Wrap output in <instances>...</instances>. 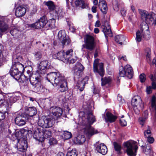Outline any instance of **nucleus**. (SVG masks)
Masks as SVG:
<instances>
[{
    "label": "nucleus",
    "mask_w": 156,
    "mask_h": 156,
    "mask_svg": "<svg viewBox=\"0 0 156 156\" xmlns=\"http://www.w3.org/2000/svg\"><path fill=\"white\" fill-rule=\"evenodd\" d=\"M80 77L79 79V80L78 81L77 86L79 89L80 90L82 91L84 89L85 85L86 83V81H87L88 80V77L86 76L83 80H82L81 78L80 79ZM78 79H77V80H75L77 81Z\"/></svg>",
    "instance_id": "obj_22"
},
{
    "label": "nucleus",
    "mask_w": 156,
    "mask_h": 156,
    "mask_svg": "<svg viewBox=\"0 0 156 156\" xmlns=\"http://www.w3.org/2000/svg\"><path fill=\"white\" fill-rule=\"evenodd\" d=\"M143 152L146 154H149L151 153V150L150 145H147L143 147Z\"/></svg>",
    "instance_id": "obj_35"
},
{
    "label": "nucleus",
    "mask_w": 156,
    "mask_h": 156,
    "mask_svg": "<svg viewBox=\"0 0 156 156\" xmlns=\"http://www.w3.org/2000/svg\"><path fill=\"white\" fill-rule=\"evenodd\" d=\"M44 140L45 138L49 137L51 136V133L50 131L48 130H43Z\"/></svg>",
    "instance_id": "obj_38"
},
{
    "label": "nucleus",
    "mask_w": 156,
    "mask_h": 156,
    "mask_svg": "<svg viewBox=\"0 0 156 156\" xmlns=\"http://www.w3.org/2000/svg\"><path fill=\"white\" fill-rule=\"evenodd\" d=\"M49 23L48 24L49 27L50 28H53L55 27V20L54 19H52L49 20Z\"/></svg>",
    "instance_id": "obj_41"
},
{
    "label": "nucleus",
    "mask_w": 156,
    "mask_h": 156,
    "mask_svg": "<svg viewBox=\"0 0 156 156\" xmlns=\"http://www.w3.org/2000/svg\"><path fill=\"white\" fill-rule=\"evenodd\" d=\"M42 80V76L38 74L32 75L30 78V82L33 86L34 90L37 92H41L43 89V87L41 84Z\"/></svg>",
    "instance_id": "obj_4"
},
{
    "label": "nucleus",
    "mask_w": 156,
    "mask_h": 156,
    "mask_svg": "<svg viewBox=\"0 0 156 156\" xmlns=\"http://www.w3.org/2000/svg\"><path fill=\"white\" fill-rule=\"evenodd\" d=\"M86 140L85 137L82 135H79L76 138V143L78 144H81L84 142Z\"/></svg>",
    "instance_id": "obj_33"
},
{
    "label": "nucleus",
    "mask_w": 156,
    "mask_h": 156,
    "mask_svg": "<svg viewBox=\"0 0 156 156\" xmlns=\"http://www.w3.org/2000/svg\"><path fill=\"white\" fill-rule=\"evenodd\" d=\"M45 5H47L50 11L55 10V7L53 2L51 1L44 2Z\"/></svg>",
    "instance_id": "obj_31"
},
{
    "label": "nucleus",
    "mask_w": 156,
    "mask_h": 156,
    "mask_svg": "<svg viewBox=\"0 0 156 156\" xmlns=\"http://www.w3.org/2000/svg\"><path fill=\"white\" fill-rule=\"evenodd\" d=\"M63 137L66 140L69 139L72 137V134L70 132L67 131H63Z\"/></svg>",
    "instance_id": "obj_42"
},
{
    "label": "nucleus",
    "mask_w": 156,
    "mask_h": 156,
    "mask_svg": "<svg viewBox=\"0 0 156 156\" xmlns=\"http://www.w3.org/2000/svg\"><path fill=\"white\" fill-rule=\"evenodd\" d=\"M112 79L110 77H105L101 79V85L104 86L106 84H109L111 83Z\"/></svg>",
    "instance_id": "obj_32"
},
{
    "label": "nucleus",
    "mask_w": 156,
    "mask_h": 156,
    "mask_svg": "<svg viewBox=\"0 0 156 156\" xmlns=\"http://www.w3.org/2000/svg\"><path fill=\"white\" fill-rule=\"evenodd\" d=\"M99 52V50L97 49H96L94 53V57L95 58H97L98 56V54Z\"/></svg>",
    "instance_id": "obj_62"
},
{
    "label": "nucleus",
    "mask_w": 156,
    "mask_h": 156,
    "mask_svg": "<svg viewBox=\"0 0 156 156\" xmlns=\"http://www.w3.org/2000/svg\"><path fill=\"white\" fill-rule=\"evenodd\" d=\"M37 113L36 108L34 107H29L27 109V114L30 117L35 115Z\"/></svg>",
    "instance_id": "obj_29"
},
{
    "label": "nucleus",
    "mask_w": 156,
    "mask_h": 156,
    "mask_svg": "<svg viewBox=\"0 0 156 156\" xmlns=\"http://www.w3.org/2000/svg\"><path fill=\"white\" fill-rule=\"evenodd\" d=\"M84 69L83 66L80 63H77L73 68L74 71V80H77L81 76L82 71Z\"/></svg>",
    "instance_id": "obj_15"
},
{
    "label": "nucleus",
    "mask_w": 156,
    "mask_h": 156,
    "mask_svg": "<svg viewBox=\"0 0 156 156\" xmlns=\"http://www.w3.org/2000/svg\"><path fill=\"white\" fill-rule=\"evenodd\" d=\"M125 147L126 148L127 154L130 156H135L138 147L137 142L133 141H129L124 143Z\"/></svg>",
    "instance_id": "obj_5"
},
{
    "label": "nucleus",
    "mask_w": 156,
    "mask_h": 156,
    "mask_svg": "<svg viewBox=\"0 0 156 156\" xmlns=\"http://www.w3.org/2000/svg\"><path fill=\"white\" fill-rule=\"evenodd\" d=\"M43 129L38 128L34 131L33 137L36 139L41 141H44Z\"/></svg>",
    "instance_id": "obj_19"
},
{
    "label": "nucleus",
    "mask_w": 156,
    "mask_h": 156,
    "mask_svg": "<svg viewBox=\"0 0 156 156\" xmlns=\"http://www.w3.org/2000/svg\"><path fill=\"white\" fill-rule=\"evenodd\" d=\"M119 76L121 77L127 76L126 71H125L124 68L122 66H121L119 68Z\"/></svg>",
    "instance_id": "obj_39"
},
{
    "label": "nucleus",
    "mask_w": 156,
    "mask_h": 156,
    "mask_svg": "<svg viewBox=\"0 0 156 156\" xmlns=\"http://www.w3.org/2000/svg\"><path fill=\"white\" fill-rule=\"evenodd\" d=\"M95 121V117L93 115L91 111L87 112L86 115L79 119L80 124L84 126V133L88 138H90L94 135L98 133V130L91 126Z\"/></svg>",
    "instance_id": "obj_2"
},
{
    "label": "nucleus",
    "mask_w": 156,
    "mask_h": 156,
    "mask_svg": "<svg viewBox=\"0 0 156 156\" xmlns=\"http://www.w3.org/2000/svg\"><path fill=\"white\" fill-rule=\"evenodd\" d=\"M149 77L152 81L151 86L154 89L156 88V76H153L152 74H151L149 76Z\"/></svg>",
    "instance_id": "obj_34"
},
{
    "label": "nucleus",
    "mask_w": 156,
    "mask_h": 156,
    "mask_svg": "<svg viewBox=\"0 0 156 156\" xmlns=\"http://www.w3.org/2000/svg\"><path fill=\"white\" fill-rule=\"evenodd\" d=\"M72 1L77 6H80L81 5L82 8H86L87 7V5L84 3L83 0H72Z\"/></svg>",
    "instance_id": "obj_27"
},
{
    "label": "nucleus",
    "mask_w": 156,
    "mask_h": 156,
    "mask_svg": "<svg viewBox=\"0 0 156 156\" xmlns=\"http://www.w3.org/2000/svg\"><path fill=\"white\" fill-rule=\"evenodd\" d=\"M57 140L55 138H51L49 140V143L51 146H54L57 144Z\"/></svg>",
    "instance_id": "obj_44"
},
{
    "label": "nucleus",
    "mask_w": 156,
    "mask_h": 156,
    "mask_svg": "<svg viewBox=\"0 0 156 156\" xmlns=\"http://www.w3.org/2000/svg\"><path fill=\"white\" fill-rule=\"evenodd\" d=\"M104 117L106 121L110 122H113L117 118L116 116L113 115L112 113L108 112H106L105 115H104Z\"/></svg>",
    "instance_id": "obj_24"
},
{
    "label": "nucleus",
    "mask_w": 156,
    "mask_h": 156,
    "mask_svg": "<svg viewBox=\"0 0 156 156\" xmlns=\"http://www.w3.org/2000/svg\"><path fill=\"white\" fill-rule=\"evenodd\" d=\"M152 87L151 86H149L148 87H147L146 89V92L147 94H150L152 93Z\"/></svg>",
    "instance_id": "obj_56"
},
{
    "label": "nucleus",
    "mask_w": 156,
    "mask_h": 156,
    "mask_svg": "<svg viewBox=\"0 0 156 156\" xmlns=\"http://www.w3.org/2000/svg\"><path fill=\"white\" fill-rule=\"evenodd\" d=\"M93 70L94 73H98L101 76H103L104 73L103 64L102 63H98V59H95L94 62Z\"/></svg>",
    "instance_id": "obj_13"
},
{
    "label": "nucleus",
    "mask_w": 156,
    "mask_h": 156,
    "mask_svg": "<svg viewBox=\"0 0 156 156\" xmlns=\"http://www.w3.org/2000/svg\"><path fill=\"white\" fill-rule=\"evenodd\" d=\"M123 118L124 117L122 116L120 120V122L121 126H126L127 122Z\"/></svg>",
    "instance_id": "obj_53"
},
{
    "label": "nucleus",
    "mask_w": 156,
    "mask_h": 156,
    "mask_svg": "<svg viewBox=\"0 0 156 156\" xmlns=\"http://www.w3.org/2000/svg\"><path fill=\"white\" fill-rule=\"evenodd\" d=\"M142 28L143 30L141 31L138 30L136 33V40L137 42L141 41L143 38L145 40H148L150 38L149 32L148 31L149 27L147 25H144Z\"/></svg>",
    "instance_id": "obj_6"
},
{
    "label": "nucleus",
    "mask_w": 156,
    "mask_h": 156,
    "mask_svg": "<svg viewBox=\"0 0 156 156\" xmlns=\"http://www.w3.org/2000/svg\"><path fill=\"white\" fill-rule=\"evenodd\" d=\"M16 67V69L20 72L21 73L22 71H23L24 70V68L23 65L20 63H18Z\"/></svg>",
    "instance_id": "obj_43"
},
{
    "label": "nucleus",
    "mask_w": 156,
    "mask_h": 156,
    "mask_svg": "<svg viewBox=\"0 0 156 156\" xmlns=\"http://www.w3.org/2000/svg\"><path fill=\"white\" fill-rule=\"evenodd\" d=\"M140 79L141 82H144L146 80V75L144 73L141 74L140 76Z\"/></svg>",
    "instance_id": "obj_54"
},
{
    "label": "nucleus",
    "mask_w": 156,
    "mask_h": 156,
    "mask_svg": "<svg viewBox=\"0 0 156 156\" xmlns=\"http://www.w3.org/2000/svg\"><path fill=\"white\" fill-rule=\"evenodd\" d=\"M27 73L28 74L29 78L32 76V75H34V74H33L32 72L30 70H28L27 72ZM37 74H36L35 75H37Z\"/></svg>",
    "instance_id": "obj_59"
},
{
    "label": "nucleus",
    "mask_w": 156,
    "mask_h": 156,
    "mask_svg": "<svg viewBox=\"0 0 156 156\" xmlns=\"http://www.w3.org/2000/svg\"><path fill=\"white\" fill-rule=\"evenodd\" d=\"M22 60V58L21 56L14 57L12 60V66H16L18 63H20L19 62L21 61Z\"/></svg>",
    "instance_id": "obj_37"
},
{
    "label": "nucleus",
    "mask_w": 156,
    "mask_h": 156,
    "mask_svg": "<svg viewBox=\"0 0 156 156\" xmlns=\"http://www.w3.org/2000/svg\"><path fill=\"white\" fill-rule=\"evenodd\" d=\"M58 37L63 47L68 45L70 43V40L66 37V34L64 30L59 31L58 34Z\"/></svg>",
    "instance_id": "obj_14"
},
{
    "label": "nucleus",
    "mask_w": 156,
    "mask_h": 156,
    "mask_svg": "<svg viewBox=\"0 0 156 156\" xmlns=\"http://www.w3.org/2000/svg\"><path fill=\"white\" fill-rule=\"evenodd\" d=\"M140 12L142 19L144 20H147L148 12L146 11L144 12V11L143 10H142Z\"/></svg>",
    "instance_id": "obj_45"
},
{
    "label": "nucleus",
    "mask_w": 156,
    "mask_h": 156,
    "mask_svg": "<svg viewBox=\"0 0 156 156\" xmlns=\"http://www.w3.org/2000/svg\"><path fill=\"white\" fill-rule=\"evenodd\" d=\"M125 37L122 35H117L115 37L116 42L121 45L122 44V42L125 41Z\"/></svg>",
    "instance_id": "obj_30"
},
{
    "label": "nucleus",
    "mask_w": 156,
    "mask_h": 156,
    "mask_svg": "<svg viewBox=\"0 0 156 156\" xmlns=\"http://www.w3.org/2000/svg\"><path fill=\"white\" fill-rule=\"evenodd\" d=\"M9 24L5 21L0 20V37L8 33L9 30Z\"/></svg>",
    "instance_id": "obj_17"
},
{
    "label": "nucleus",
    "mask_w": 156,
    "mask_h": 156,
    "mask_svg": "<svg viewBox=\"0 0 156 156\" xmlns=\"http://www.w3.org/2000/svg\"><path fill=\"white\" fill-rule=\"evenodd\" d=\"M48 21L44 16L41 17L36 23L28 24V27L35 29H39L43 28L47 23Z\"/></svg>",
    "instance_id": "obj_12"
},
{
    "label": "nucleus",
    "mask_w": 156,
    "mask_h": 156,
    "mask_svg": "<svg viewBox=\"0 0 156 156\" xmlns=\"http://www.w3.org/2000/svg\"><path fill=\"white\" fill-rule=\"evenodd\" d=\"M49 68L48 62L47 61H42L40 64L38 72L40 74H44Z\"/></svg>",
    "instance_id": "obj_18"
},
{
    "label": "nucleus",
    "mask_w": 156,
    "mask_h": 156,
    "mask_svg": "<svg viewBox=\"0 0 156 156\" xmlns=\"http://www.w3.org/2000/svg\"><path fill=\"white\" fill-rule=\"evenodd\" d=\"M126 10L123 9H122L121 10V14L123 16H125V15H126Z\"/></svg>",
    "instance_id": "obj_61"
},
{
    "label": "nucleus",
    "mask_w": 156,
    "mask_h": 156,
    "mask_svg": "<svg viewBox=\"0 0 156 156\" xmlns=\"http://www.w3.org/2000/svg\"><path fill=\"white\" fill-rule=\"evenodd\" d=\"M98 6L100 8L101 11L104 13L106 14L107 12V6L105 0H99Z\"/></svg>",
    "instance_id": "obj_23"
},
{
    "label": "nucleus",
    "mask_w": 156,
    "mask_h": 156,
    "mask_svg": "<svg viewBox=\"0 0 156 156\" xmlns=\"http://www.w3.org/2000/svg\"><path fill=\"white\" fill-rule=\"evenodd\" d=\"M68 156H77V151L75 149H73L71 151H69L67 153Z\"/></svg>",
    "instance_id": "obj_47"
},
{
    "label": "nucleus",
    "mask_w": 156,
    "mask_h": 156,
    "mask_svg": "<svg viewBox=\"0 0 156 156\" xmlns=\"http://www.w3.org/2000/svg\"><path fill=\"white\" fill-rule=\"evenodd\" d=\"M15 66H12L10 71V73L12 76L16 80L20 82H24L27 81L28 78L25 76L24 75L22 74L21 73L16 69Z\"/></svg>",
    "instance_id": "obj_7"
},
{
    "label": "nucleus",
    "mask_w": 156,
    "mask_h": 156,
    "mask_svg": "<svg viewBox=\"0 0 156 156\" xmlns=\"http://www.w3.org/2000/svg\"><path fill=\"white\" fill-rule=\"evenodd\" d=\"M49 111L50 116L48 117L42 116L39 118L38 122L39 126L44 128L52 127L55 120L60 118L62 113V109L56 106L51 107Z\"/></svg>",
    "instance_id": "obj_1"
},
{
    "label": "nucleus",
    "mask_w": 156,
    "mask_h": 156,
    "mask_svg": "<svg viewBox=\"0 0 156 156\" xmlns=\"http://www.w3.org/2000/svg\"><path fill=\"white\" fill-rule=\"evenodd\" d=\"M26 9L21 5L18 6L15 10V14L16 16L20 17L23 16L26 13Z\"/></svg>",
    "instance_id": "obj_21"
},
{
    "label": "nucleus",
    "mask_w": 156,
    "mask_h": 156,
    "mask_svg": "<svg viewBox=\"0 0 156 156\" xmlns=\"http://www.w3.org/2000/svg\"><path fill=\"white\" fill-rule=\"evenodd\" d=\"M113 145L115 151L117 152L118 154H120L121 150V145L116 142H114L113 143Z\"/></svg>",
    "instance_id": "obj_36"
},
{
    "label": "nucleus",
    "mask_w": 156,
    "mask_h": 156,
    "mask_svg": "<svg viewBox=\"0 0 156 156\" xmlns=\"http://www.w3.org/2000/svg\"><path fill=\"white\" fill-rule=\"evenodd\" d=\"M27 118L22 115H17L15 119L16 124L20 126L24 125L27 120Z\"/></svg>",
    "instance_id": "obj_20"
},
{
    "label": "nucleus",
    "mask_w": 156,
    "mask_h": 156,
    "mask_svg": "<svg viewBox=\"0 0 156 156\" xmlns=\"http://www.w3.org/2000/svg\"><path fill=\"white\" fill-rule=\"evenodd\" d=\"M17 153L19 154L18 156H24L27 148V141L23 139L19 140L17 144Z\"/></svg>",
    "instance_id": "obj_11"
},
{
    "label": "nucleus",
    "mask_w": 156,
    "mask_h": 156,
    "mask_svg": "<svg viewBox=\"0 0 156 156\" xmlns=\"http://www.w3.org/2000/svg\"><path fill=\"white\" fill-rule=\"evenodd\" d=\"M34 56L37 60H39L42 56V54L41 51L35 52L34 54Z\"/></svg>",
    "instance_id": "obj_51"
},
{
    "label": "nucleus",
    "mask_w": 156,
    "mask_h": 156,
    "mask_svg": "<svg viewBox=\"0 0 156 156\" xmlns=\"http://www.w3.org/2000/svg\"><path fill=\"white\" fill-rule=\"evenodd\" d=\"M72 56V55H71L70 58H69V60L68 61H65V62L73 64L76 61L77 59L76 58H73Z\"/></svg>",
    "instance_id": "obj_52"
},
{
    "label": "nucleus",
    "mask_w": 156,
    "mask_h": 156,
    "mask_svg": "<svg viewBox=\"0 0 156 156\" xmlns=\"http://www.w3.org/2000/svg\"><path fill=\"white\" fill-rule=\"evenodd\" d=\"M6 112H2L0 111V121L4 120L6 116Z\"/></svg>",
    "instance_id": "obj_55"
},
{
    "label": "nucleus",
    "mask_w": 156,
    "mask_h": 156,
    "mask_svg": "<svg viewBox=\"0 0 156 156\" xmlns=\"http://www.w3.org/2000/svg\"><path fill=\"white\" fill-rule=\"evenodd\" d=\"M47 78L48 81L53 84H54L56 85H59L61 92H63L67 90V82L64 77L62 76L59 73H49L47 74Z\"/></svg>",
    "instance_id": "obj_3"
},
{
    "label": "nucleus",
    "mask_w": 156,
    "mask_h": 156,
    "mask_svg": "<svg viewBox=\"0 0 156 156\" xmlns=\"http://www.w3.org/2000/svg\"><path fill=\"white\" fill-rule=\"evenodd\" d=\"M103 31L106 38L108 36L112 37L113 36L112 32L111 30L110 27L108 23V24L107 26L104 27V28L103 30Z\"/></svg>",
    "instance_id": "obj_25"
},
{
    "label": "nucleus",
    "mask_w": 156,
    "mask_h": 156,
    "mask_svg": "<svg viewBox=\"0 0 156 156\" xmlns=\"http://www.w3.org/2000/svg\"><path fill=\"white\" fill-rule=\"evenodd\" d=\"M96 150L98 153L103 155H105L108 152L107 147L104 143L100 144L97 142L95 144Z\"/></svg>",
    "instance_id": "obj_16"
},
{
    "label": "nucleus",
    "mask_w": 156,
    "mask_h": 156,
    "mask_svg": "<svg viewBox=\"0 0 156 156\" xmlns=\"http://www.w3.org/2000/svg\"><path fill=\"white\" fill-rule=\"evenodd\" d=\"M124 69L126 73L127 77L129 79L132 78L133 76V73L131 66L128 65H126L125 66Z\"/></svg>",
    "instance_id": "obj_26"
},
{
    "label": "nucleus",
    "mask_w": 156,
    "mask_h": 156,
    "mask_svg": "<svg viewBox=\"0 0 156 156\" xmlns=\"http://www.w3.org/2000/svg\"><path fill=\"white\" fill-rule=\"evenodd\" d=\"M11 154H16V152L17 153L18 150L15 147H14L11 149Z\"/></svg>",
    "instance_id": "obj_60"
},
{
    "label": "nucleus",
    "mask_w": 156,
    "mask_h": 156,
    "mask_svg": "<svg viewBox=\"0 0 156 156\" xmlns=\"http://www.w3.org/2000/svg\"><path fill=\"white\" fill-rule=\"evenodd\" d=\"M96 8L97 7L94 6H93L92 8V11L94 13H95L96 12Z\"/></svg>",
    "instance_id": "obj_64"
},
{
    "label": "nucleus",
    "mask_w": 156,
    "mask_h": 156,
    "mask_svg": "<svg viewBox=\"0 0 156 156\" xmlns=\"http://www.w3.org/2000/svg\"><path fill=\"white\" fill-rule=\"evenodd\" d=\"M151 105L152 107L156 110V98L154 96H153L151 98Z\"/></svg>",
    "instance_id": "obj_48"
},
{
    "label": "nucleus",
    "mask_w": 156,
    "mask_h": 156,
    "mask_svg": "<svg viewBox=\"0 0 156 156\" xmlns=\"http://www.w3.org/2000/svg\"><path fill=\"white\" fill-rule=\"evenodd\" d=\"M155 16V14H148L147 16V20H149L151 21H152L154 20L153 18L154 16Z\"/></svg>",
    "instance_id": "obj_57"
},
{
    "label": "nucleus",
    "mask_w": 156,
    "mask_h": 156,
    "mask_svg": "<svg viewBox=\"0 0 156 156\" xmlns=\"http://www.w3.org/2000/svg\"><path fill=\"white\" fill-rule=\"evenodd\" d=\"M147 141L150 144L152 143L154 141V138L151 136L146 138Z\"/></svg>",
    "instance_id": "obj_58"
},
{
    "label": "nucleus",
    "mask_w": 156,
    "mask_h": 156,
    "mask_svg": "<svg viewBox=\"0 0 156 156\" xmlns=\"http://www.w3.org/2000/svg\"><path fill=\"white\" fill-rule=\"evenodd\" d=\"M145 137L146 138L149 136H151V132L150 129V127L149 126H147V129L145 130L144 132Z\"/></svg>",
    "instance_id": "obj_46"
},
{
    "label": "nucleus",
    "mask_w": 156,
    "mask_h": 156,
    "mask_svg": "<svg viewBox=\"0 0 156 156\" xmlns=\"http://www.w3.org/2000/svg\"><path fill=\"white\" fill-rule=\"evenodd\" d=\"M100 25L101 24L100 23V21L99 20H98L96 22L95 24V26L96 27H98L100 26Z\"/></svg>",
    "instance_id": "obj_63"
},
{
    "label": "nucleus",
    "mask_w": 156,
    "mask_h": 156,
    "mask_svg": "<svg viewBox=\"0 0 156 156\" xmlns=\"http://www.w3.org/2000/svg\"><path fill=\"white\" fill-rule=\"evenodd\" d=\"M85 44L82 45V50L84 48L90 51L93 50L95 46L94 37L89 35H87L84 38Z\"/></svg>",
    "instance_id": "obj_9"
},
{
    "label": "nucleus",
    "mask_w": 156,
    "mask_h": 156,
    "mask_svg": "<svg viewBox=\"0 0 156 156\" xmlns=\"http://www.w3.org/2000/svg\"><path fill=\"white\" fill-rule=\"evenodd\" d=\"M27 131V130L26 129H21L20 131H18V132H16V136L18 138L22 137L23 136V134Z\"/></svg>",
    "instance_id": "obj_40"
},
{
    "label": "nucleus",
    "mask_w": 156,
    "mask_h": 156,
    "mask_svg": "<svg viewBox=\"0 0 156 156\" xmlns=\"http://www.w3.org/2000/svg\"><path fill=\"white\" fill-rule=\"evenodd\" d=\"M131 105L136 114H138L140 110L144 107L140 97L139 96H134L131 100Z\"/></svg>",
    "instance_id": "obj_8"
},
{
    "label": "nucleus",
    "mask_w": 156,
    "mask_h": 156,
    "mask_svg": "<svg viewBox=\"0 0 156 156\" xmlns=\"http://www.w3.org/2000/svg\"><path fill=\"white\" fill-rule=\"evenodd\" d=\"M5 105L6 106V109L7 110L11 108V106L13 104L10 99H8L6 100L5 101Z\"/></svg>",
    "instance_id": "obj_50"
},
{
    "label": "nucleus",
    "mask_w": 156,
    "mask_h": 156,
    "mask_svg": "<svg viewBox=\"0 0 156 156\" xmlns=\"http://www.w3.org/2000/svg\"><path fill=\"white\" fill-rule=\"evenodd\" d=\"M73 51L72 49L68 50L66 52L64 51H61L54 54V56L56 58L65 62L68 61L69 58L72 55Z\"/></svg>",
    "instance_id": "obj_10"
},
{
    "label": "nucleus",
    "mask_w": 156,
    "mask_h": 156,
    "mask_svg": "<svg viewBox=\"0 0 156 156\" xmlns=\"http://www.w3.org/2000/svg\"><path fill=\"white\" fill-rule=\"evenodd\" d=\"M10 33L16 38L18 37L21 34V32L16 27L12 28L10 31Z\"/></svg>",
    "instance_id": "obj_28"
},
{
    "label": "nucleus",
    "mask_w": 156,
    "mask_h": 156,
    "mask_svg": "<svg viewBox=\"0 0 156 156\" xmlns=\"http://www.w3.org/2000/svg\"><path fill=\"white\" fill-rule=\"evenodd\" d=\"M20 98V97L19 96H17L16 95H13L9 99L12 102V103H14L19 100Z\"/></svg>",
    "instance_id": "obj_49"
}]
</instances>
